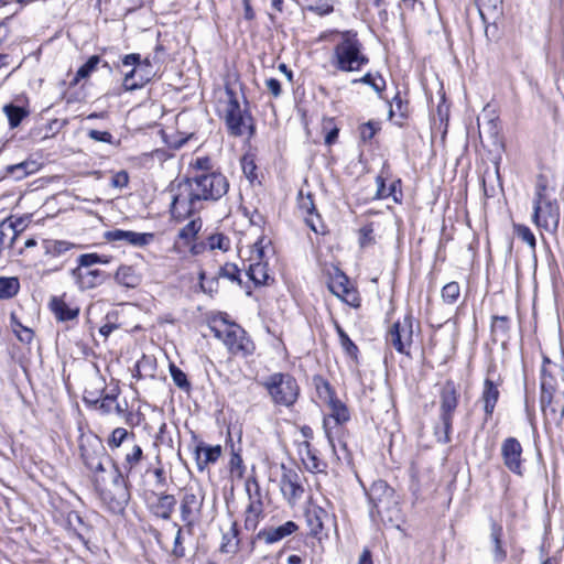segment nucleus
Masks as SVG:
<instances>
[{
    "label": "nucleus",
    "instance_id": "obj_27",
    "mask_svg": "<svg viewBox=\"0 0 564 564\" xmlns=\"http://www.w3.org/2000/svg\"><path fill=\"white\" fill-rule=\"evenodd\" d=\"M498 386L490 379H486L481 392L480 401L484 403V411L486 414L485 420L487 421L494 413L495 406L499 399Z\"/></svg>",
    "mask_w": 564,
    "mask_h": 564
},
{
    "label": "nucleus",
    "instance_id": "obj_40",
    "mask_svg": "<svg viewBox=\"0 0 564 564\" xmlns=\"http://www.w3.org/2000/svg\"><path fill=\"white\" fill-rule=\"evenodd\" d=\"M442 300L446 304H454L459 299L460 286L457 282L452 281L445 284L442 289Z\"/></svg>",
    "mask_w": 564,
    "mask_h": 564
},
{
    "label": "nucleus",
    "instance_id": "obj_14",
    "mask_svg": "<svg viewBox=\"0 0 564 564\" xmlns=\"http://www.w3.org/2000/svg\"><path fill=\"white\" fill-rule=\"evenodd\" d=\"M205 500V494L199 485L187 486L181 499V519L187 527L198 521Z\"/></svg>",
    "mask_w": 564,
    "mask_h": 564
},
{
    "label": "nucleus",
    "instance_id": "obj_39",
    "mask_svg": "<svg viewBox=\"0 0 564 564\" xmlns=\"http://www.w3.org/2000/svg\"><path fill=\"white\" fill-rule=\"evenodd\" d=\"M100 63V58L97 55H93L88 58V61L78 68L73 85H77L80 79L87 78L90 74L97 68Z\"/></svg>",
    "mask_w": 564,
    "mask_h": 564
},
{
    "label": "nucleus",
    "instance_id": "obj_52",
    "mask_svg": "<svg viewBox=\"0 0 564 564\" xmlns=\"http://www.w3.org/2000/svg\"><path fill=\"white\" fill-rule=\"evenodd\" d=\"M129 437V433L123 427H117L112 431L111 436L108 441V445L111 449L118 448Z\"/></svg>",
    "mask_w": 564,
    "mask_h": 564
},
{
    "label": "nucleus",
    "instance_id": "obj_42",
    "mask_svg": "<svg viewBox=\"0 0 564 564\" xmlns=\"http://www.w3.org/2000/svg\"><path fill=\"white\" fill-rule=\"evenodd\" d=\"M202 228V223L199 219H193L187 225H185L180 231L178 237L180 239L184 240L186 243L192 241L197 232Z\"/></svg>",
    "mask_w": 564,
    "mask_h": 564
},
{
    "label": "nucleus",
    "instance_id": "obj_4",
    "mask_svg": "<svg viewBox=\"0 0 564 564\" xmlns=\"http://www.w3.org/2000/svg\"><path fill=\"white\" fill-rule=\"evenodd\" d=\"M371 513L376 512L382 521L395 522L401 518L399 497L384 480L373 481L367 490Z\"/></svg>",
    "mask_w": 564,
    "mask_h": 564
},
{
    "label": "nucleus",
    "instance_id": "obj_2",
    "mask_svg": "<svg viewBox=\"0 0 564 564\" xmlns=\"http://www.w3.org/2000/svg\"><path fill=\"white\" fill-rule=\"evenodd\" d=\"M560 217V204L554 196V191L549 188L544 181H539L533 198V223L539 228L554 232L558 227Z\"/></svg>",
    "mask_w": 564,
    "mask_h": 564
},
{
    "label": "nucleus",
    "instance_id": "obj_43",
    "mask_svg": "<svg viewBox=\"0 0 564 564\" xmlns=\"http://www.w3.org/2000/svg\"><path fill=\"white\" fill-rule=\"evenodd\" d=\"M3 111L7 115L12 128L18 127L26 115L23 108L13 105L4 106Z\"/></svg>",
    "mask_w": 564,
    "mask_h": 564
},
{
    "label": "nucleus",
    "instance_id": "obj_46",
    "mask_svg": "<svg viewBox=\"0 0 564 564\" xmlns=\"http://www.w3.org/2000/svg\"><path fill=\"white\" fill-rule=\"evenodd\" d=\"M352 83H362V84L369 85L377 93H381L386 87V82L382 78V76H380V75L373 76L370 73H367L365 76H362L359 79H354Z\"/></svg>",
    "mask_w": 564,
    "mask_h": 564
},
{
    "label": "nucleus",
    "instance_id": "obj_16",
    "mask_svg": "<svg viewBox=\"0 0 564 564\" xmlns=\"http://www.w3.org/2000/svg\"><path fill=\"white\" fill-rule=\"evenodd\" d=\"M501 456L510 471L522 475V446L517 438L508 437L502 442Z\"/></svg>",
    "mask_w": 564,
    "mask_h": 564
},
{
    "label": "nucleus",
    "instance_id": "obj_41",
    "mask_svg": "<svg viewBox=\"0 0 564 564\" xmlns=\"http://www.w3.org/2000/svg\"><path fill=\"white\" fill-rule=\"evenodd\" d=\"M335 328L339 337L340 345L347 355L350 357H356L358 352V348L355 343L349 338V336L345 333V330L340 327L338 323H335Z\"/></svg>",
    "mask_w": 564,
    "mask_h": 564
},
{
    "label": "nucleus",
    "instance_id": "obj_60",
    "mask_svg": "<svg viewBox=\"0 0 564 564\" xmlns=\"http://www.w3.org/2000/svg\"><path fill=\"white\" fill-rule=\"evenodd\" d=\"M173 555L178 558L185 555V549L182 544V529L180 527H177V532L174 539Z\"/></svg>",
    "mask_w": 564,
    "mask_h": 564
},
{
    "label": "nucleus",
    "instance_id": "obj_8",
    "mask_svg": "<svg viewBox=\"0 0 564 564\" xmlns=\"http://www.w3.org/2000/svg\"><path fill=\"white\" fill-rule=\"evenodd\" d=\"M226 101L223 109L224 119L229 133L234 137H242L253 133L252 118L248 110L242 109L235 91L226 87Z\"/></svg>",
    "mask_w": 564,
    "mask_h": 564
},
{
    "label": "nucleus",
    "instance_id": "obj_24",
    "mask_svg": "<svg viewBox=\"0 0 564 564\" xmlns=\"http://www.w3.org/2000/svg\"><path fill=\"white\" fill-rule=\"evenodd\" d=\"M72 275L80 290H90L102 283V272L99 270H83L76 268L72 271Z\"/></svg>",
    "mask_w": 564,
    "mask_h": 564
},
{
    "label": "nucleus",
    "instance_id": "obj_19",
    "mask_svg": "<svg viewBox=\"0 0 564 564\" xmlns=\"http://www.w3.org/2000/svg\"><path fill=\"white\" fill-rule=\"evenodd\" d=\"M22 221L14 223L11 218L0 223V254L8 250L14 256L15 247L20 240Z\"/></svg>",
    "mask_w": 564,
    "mask_h": 564
},
{
    "label": "nucleus",
    "instance_id": "obj_54",
    "mask_svg": "<svg viewBox=\"0 0 564 564\" xmlns=\"http://www.w3.org/2000/svg\"><path fill=\"white\" fill-rule=\"evenodd\" d=\"M375 242L372 225H366L359 230V243L361 247H367Z\"/></svg>",
    "mask_w": 564,
    "mask_h": 564
},
{
    "label": "nucleus",
    "instance_id": "obj_58",
    "mask_svg": "<svg viewBox=\"0 0 564 564\" xmlns=\"http://www.w3.org/2000/svg\"><path fill=\"white\" fill-rule=\"evenodd\" d=\"M129 183V175L126 171L117 172L111 178V185L117 188H123Z\"/></svg>",
    "mask_w": 564,
    "mask_h": 564
},
{
    "label": "nucleus",
    "instance_id": "obj_59",
    "mask_svg": "<svg viewBox=\"0 0 564 564\" xmlns=\"http://www.w3.org/2000/svg\"><path fill=\"white\" fill-rule=\"evenodd\" d=\"M194 169H196L199 173H209L212 172V161L207 156L197 158L192 164Z\"/></svg>",
    "mask_w": 564,
    "mask_h": 564
},
{
    "label": "nucleus",
    "instance_id": "obj_47",
    "mask_svg": "<svg viewBox=\"0 0 564 564\" xmlns=\"http://www.w3.org/2000/svg\"><path fill=\"white\" fill-rule=\"evenodd\" d=\"M97 263L107 264L109 263V258L105 256H99L97 253H85L78 257L79 268H88Z\"/></svg>",
    "mask_w": 564,
    "mask_h": 564
},
{
    "label": "nucleus",
    "instance_id": "obj_15",
    "mask_svg": "<svg viewBox=\"0 0 564 564\" xmlns=\"http://www.w3.org/2000/svg\"><path fill=\"white\" fill-rule=\"evenodd\" d=\"M386 339L398 352L409 355V348L413 341L412 316L405 315L402 321L393 323Z\"/></svg>",
    "mask_w": 564,
    "mask_h": 564
},
{
    "label": "nucleus",
    "instance_id": "obj_32",
    "mask_svg": "<svg viewBox=\"0 0 564 564\" xmlns=\"http://www.w3.org/2000/svg\"><path fill=\"white\" fill-rule=\"evenodd\" d=\"M116 281L126 288H137L141 278L131 265H120L115 275Z\"/></svg>",
    "mask_w": 564,
    "mask_h": 564
},
{
    "label": "nucleus",
    "instance_id": "obj_31",
    "mask_svg": "<svg viewBox=\"0 0 564 564\" xmlns=\"http://www.w3.org/2000/svg\"><path fill=\"white\" fill-rule=\"evenodd\" d=\"M221 455V447L216 446H204L197 447L196 460L199 470H204L209 464L217 462Z\"/></svg>",
    "mask_w": 564,
    "mask_h": 564
},
{
    "label": "nucleus",
    "instance_id": "obj_61",
    "mask_svg": "<svg viewBox=\"0 0 564 564\" xmlns=\"http://www.w3.org/2000/svg\"><path fill=\"white\" fill-rule=\"evenodd\" d=\"M242 170H243L245 175L249 180L252 181L256 177V174H254L256 164L253 163V161L251 159H248V158L242 159Z\"/></svg>",
    "mask_w": 564,
    "mask_h": 564
},
{
    "label": "nucleus",
    "instance_id": "obj_13",
    "mask_svg": "<svg viewBox=\"0 0 564 564\" xmlns=\"http://www.w3.org/2000/svg\"><path fill=\"white\" fill-rule=\"evenodd\" d=\"M270 245V240L261 237L254 242L251 249V256L249 258L250 263L246 269V273L256 285L267 284L270 278L268 263L265 262Z\"/></svg>",
    "mask_w": 564,
    "mask_h": 564
},
{
    "label": "nucleus",
    "instance_id": "obj_6",
    "mask_svg": "<svg viewBox=\"0 0 564 564\" xmlns=\"http://www.w3.org/2000/svg\"><path fill=\"white\" fill-rule=\"evenodd\" d=\"M210 330L216 338L224 343L232 355L246 357L251 355L254 350V345L247 336L245 329L236 323L221 319L219 324L215 322V324L210 326Z\"/></svg>",
    "mask_w": 564,
    "mask_h": 564
},
{
    "label": "nucleus",
    "instance_id": "obj_48",
    "mask_svg": "<svg viewBox=\"0 0 564 564\" xmlns=\"http://www.w3.org/2000/svg\"><path fill=\"white\" fill-rule=\"evenodd\" d=\"M514 232L517 237L525 242L532 250L535 249V237L529 227L524 225H514Z\"/></svg>",
    "mask_w": 564,
    "mask_h": 564
},
{
    "label": "nucleus",
    "instance_id": "obj_17",
    "mask_svg": "<svg viewBox=\"0 0 564 564\" xmlns=\"http://www.w3.org/2000/svg\"><path fill=\"white\" fill-rule=\"evenodd\" d=\"M329 291L345 303L351 306L359 305L357 292L350 286L348 278L340 271H337L328 283Z\"/></svg>",
    "mask_w": 564,
    "mask_h": 564
},
{
    "label": "nucleus",
    "instance_id": "obj_9",
    "mask_svg": "<svg viewBox=\"0 0 564 564\" xmlns=\"http://www.w3.org/2000/svg\"><path fill=\"white\" fill-rule=\"evenodd\" d=\"M186 180L203 202L218 200L229 188L226 176L219 172L197 173Z\"/></svg>",
    "mask_w": 564,
    "mask_h": 564
},
{
    "label": "nucleus",
    "instance_id": "obj_38",
    "mask_svg": "<svg viewBox=\"0 0 564 564\" xmlns=\"http://www.w3.org/2000/svg\"><path fill=\"white\" fill-rule=\"evenodd\" d=\"M306 9L318 15H327L334 11V0H302Z\"/></svg>",
    "mask_w": 564,
    "mask_h": 564
},
{
    "label": "nucleus",
    "instance_id": "obj_1",
    "mask_svg": "<svg viewBox=\"0 0 564 564\" xmlns=\"http://www.w3.org/2000/svg\"><path fill=\"white\" fill-rule=\"evenodd\" d=\"M80 456L84 464L95 474V486L100 499L113 513L124 510L130 494L122 471L107 456L97 436H82Z\"/></svg>",
    "mask_w": 564,
    "mask_h": 564
},
{
    "label": "nucleus",
    "instance_id": "obj_50",
    "mask_svg": "<svg viewBox=\"0 0 564 564\" xmlns=\"http://www.w3.org/2000/svg\"><path fill=\"white\" fill-rule=\"evenodd\" d=\"M378 130H380V122L370 120L360 126V128H359L360 138L364 141H370L375 137V134L377 133Z\"/></svg>",
    "mask_w": 564,
    "mask_h": 564
},
{
    "label": "nucleus",
    "instance_id": "obj_28",
    "mask_svg": "<svg viewBox=\"0 0 564 564\" xmlns=\"http://www.w3.org/2000/svg\"><path fill=\"white\" fill-rule=\"evenodd\" d=\"M300 455L305 468L311 473H322L326 468V464L318 457L308 442H304L300 447Z\"/></svg>",
    "mask_w": 564,
    "mask_h": 564
},
{
    "label": "nucleus",
    "instance_id": "obj_7",
    "mask_svg": "<svg viewBox=\"0 0 564 564\" xmlns=\"http://www.w3.org/2000/svg\"><path fill=\"white\" fill-rule=\"evenodd\" d=\"M261 384L275 405L290 408L296 402L300 394L297 381L290 373H272Z\"/></svg>",
    "mask_w": 564,
    "mask_h": 564
},
{
    "label": "nucleus",
    "instance_id": "obj_63",
    "mask_svg": "<svg viewBox=\"0 0 564 564\" xmlns=\"http://www.w3.org/2000/svg\"><path fill=\"white\" fill-rule=\"evenodd\" d=\"M267 89L274 96L279 97L281 95V84L275 78H269L265 80Z\"/></svg>",
    "mask_w": 564,
    "mask_h": 564
},
{
    "label": "nucleus",
    "instance_id": "obj_51",
    "mask_svg": "<svg viewBox=\"0 0 564 564\" xmlns=\"http://www.w3.org/2000/svg\"><path fill=\"white\" fill-rule=\"evenodd\" d=\"M220 276L226 278L230 280L231 282H238L241 283L240 280V269L235 263H225L220 268Z\"/></svg>",
    "mask_w": 564,
    "mask_h": 564
},
{
    "label": "nucleus",
    "instance_id": "obj_20",
    "mask_svg": "<svg viewBox=\"0 0 564 564\" xmlns=\"http://www.w3.org/2000/svg\"><path fill=\"white\" fill-rule=\"evenodd\" d=\"M280 489L289 502H294L301 498L304 489L301 485V478L296 470L291 468L288 469L283 466V474L280 480Z\"/></svg>",
    "mask_w": 564,
    "mask_h": 564
},
{
    "label": "nucleus",
    "instance_id": "obj_49",
    "mask_svg": "<svg viewBox=\"0 0 564 564\" xmlns=\"http://www.w3.org/2000/svg\"><path fill=\"white\" fill-rule=\"evenodd\" d=\"M316 390L318 393V397L324 400L325 402L330 401L335 398V392L332 389L330 384L323 380L322 378L315 379Z\"/></svg>",
    "mask_w": 564,
    "mask_h": 564
},
{
    "label": "nucleus",
    "instance_id": "obj_57",
    "mask_svg": "<svg viewBox=\"0 0 564 564\" xmlns=\"http://www.w3.org/2000/svg\"><path fill=\"white\" fill-rule=\"evenodd\" d=\"M376 184H377V192L375 194V198L382 199L391 196V191H388V187L386 186V181L383 176L378 175L376 177Z\"/></svg>",
    "mask_w": 564,
    "mask_h": 564
},
{
    "label": "nucleus",
    "instance_id": "obj_21",
    "mask_svg": "<svg viewBox=\"0 0 564 564\" xmlns=\"http://www.w3.org/2000/svg\"><path fill=\"white\" fill-rule=\"evenodd\" d=\"M306 522L310 529V534L317 536L325 529L333 524V517L323 508L312 506L305 513Z\"/></svg>",
    "mask_w": 564,
    "mask_h": 564
},
{
    "label": "nucleus",
    "instance_id": "obj_5",
    "mask_svg": "<svg viewBox=\"0 0 564 564\" xmlns=\"http://www.w3.org/2000/svg\"><path fill=\"white\" fill-rule=\"evenodd\" d=\"M547 366H552V362L544 357L541 377L542 410L547 423L560 425L564 419V401L556 391L554 378L549 372Z\"/></svg>",
    "mask_w": 564,
    "mask_h": 564
},
{
    "label": "nucleus",
    "instance_id": "obj_53",
    "mask_svg": "<svg viewBox=\"0 0 564 564\" xmlns=\"http://www.w3.org/2000/svg\"><path fill=\"white\" fill-rule=\"evenodd\" d=\"M96 406L101 411L102 414H110L115 408V395L106 394L101 399L95 401Z\"/></svg>",
    "mask_w": 564,
    "mask_h": 564
},
{
    "label": "nucleus",
    "instance_id": "obj_34",
    "mask_svg": "<svg viewBox=\"0 0 564 564\" xmlns=\"http://www.w3.org/2000/svg\"><path fill=\"white\" fill-rule=\"evenodd\" d=\"M329 409V416L336 424L341 425L350 420V413L344 402L336 397L327 402Z\"/></svg>",
    "mask_w": 564,
    "mask_h": 564
},
{
    "label": "nucleus",
    "instance_id": "obj_11",
    "mask_svg": "<svg viewBox=\"0 0 564 564\" xmlns=\"http://www.w3.org/2000/svg\"><path fill=\"white\" fill-rule=\"evenodd\" d=\"M173 191L170 209L173 218L184 220L203 208V200L187 180L178 183Z\"/></svg>",
    "mask_w": 564,
    "mask_h": 564
},
{
    "label": "nucleus",
    "instance_id": "obj_56",
    "mask_svg": "<svg viewBox=\"0 0 564 564\" xmlns=\"http://www.w3.org/2000/svg\"><path fill=\"white\" fill-rule=\"evenodd\" d=\"M87 135L91 140L97 141V142H105V143H110V144L113 142V137L108 131H99V130L91 129L88 131Z\"/></svg>",
    "mask_w": 564,
    "mask_h": 564
},
{
    "label": "nucleus",
    "instance_id": "obj_62",
    "mask_svg": "<svg viewBox=\"0 0 564 564\" xmlns=\"http://www.w3.org/2000/svg\"><path fill=\"white\" fill-rule=\"evenodd\" d=\"M501 3H502V0H479L480 15L484 18V10H486V9L497 10Z\"/></svg>",
    "mask_w": 564,
    "mask_h": 564
},
{
    "label": "nucleus",
    "instance_id": "obj_33",
    "mask_svg": "<svg viewBox=\"0 0 564 564\" xmlns=\"http://www.w3.org/2000/svg\"><path fill=\"white\" fill-rule=\"evenodd\" d=\"M143 457V451L138 444H132L129 448H127V452L124 454V462L122 465L123 470V477L128 478L129 474L132 471L134 467L139 465Z\"/></svg>",
    "mask_w": 564,
    "mask_h": 564
},
{
    "label": "nucleus",
    "instance_id": "obj_18",
    "mask_svg": "<svg viewBox=\"0 0 564 564\" xmlns=\"http://www.w3.org/2000/svg\"><path fill=\"white\" fill-rule=\"evenodd\" d=\"M104 237L107 241H123L133 247H144L153 241L154 234L113 229L106 231Z\"/></svg>",
    "mask_w": 564,
    "mask_h": 564
},
{
    "label": "nucleus",
    "instance_id": "obj_22",
    "mask_svg": "<svg viewBox=\"0 0 564 564\" xmlns=\"http://www.w3.org/2000/svg\"><path fill=\"white\" fill-rule=\"evenodd\" d=\"M489 522H490L489 540H490V551H491L492 560L495 563L501 564L508 557L507 549L502 541L503 528L500 522H498L497 520H495L492 518H490Z\"/></svg>",
    "mask_w": 564,
    "mask_h": 564
},
{
    "label": "nucleus",
    "instance_id": "obj_55",
    "mask_svg": "<svg viewBox=\"0 0 564 564\" xmlns=\"http://www.w3.org/2000/svg\"><path fill=\"white\" fill-rule=\"evenodd\" d=\"M261 509L259 506H256L253 502H251L247 508V516L245 520V524L247 529L256 528L257 524V518L260 513Z\"/></svg>",
    "mask_w": 564,
    "mask_h": 564
},
{
    "label": "nucleus",
    "instance_id": "obj_44",
    "mask_svg": "<svg viewBox=\"0 0 564 564\" xmlns=\"http://www.w3.org/2000/svg\"><path fill=\"white\" fill-rule=\"evenodd\" d=\"M207 246L210 250L227 251L230 248V239L223 234H214L208 237Z\"/></svg>",
    "mask_w": 564,
    "mask_h": 564
},
{
    "label": "nucleus",
    "instance_id": "obj_3",
    "mask_svg": "<svg viewBox=\"0 0 564 564\" xmlns=\"http://www.w3.org/2000/svg\"><path fill=\"white\" fill-rule=\"evenodd\" d=\"M368 63L357 33L341 32V40L334 47L332 64L340 72H358Z\"/></svg>",
    "mask_w": 564,
    "mask_h": 564
},
{
    "label": "nucleus",
    "instance_id": "obj_25",
    "mask_svg": "<svg viewBox=\"0 0 564 564\" xmlns=\"http://www.w3.org/2000/svg\"><path fill=\"white\" fill-rule=\"evenodd\" d=\"M50 308L59 322L73 321L79 315L78 306H72L63 297L58 296L52 297Z\"/></svg>",
    "mask_w": 564,
    "mask_h": 564
},
{
    "label": "nucleus",
    "instance_id": "obj_45",
    "mask_svg": "<svg viewBox=\"0 0 564 564\" xmlns=\"http://www.w3.org/2000/svg\"><path fill=\"white\" fill-rule=\"evenodd\" d=\"M170 375L175 383L180 389L188 391L191 388V383L187 380V376L183 370H181L178 367H176L174 364L170 365Z\"/></svg>",
    "mask_w": 564,
    "mask_h": 564
},
{
    "label": "nucleus",
    "instance_id": "obj_12",
    "mask_svg": "<svg viewBox=\"0 0 564 564\" xmlns=\"http://www.w3.org/2000/svg\"><path fill=\"white\" fill-rule=\"evenodd\" d=\"M440 399V420L443 427L442 432H436V435L440 442L448 443L453 416L458 405V391L453 381L448 380L443 384Z\"/></svg>",
    "mask_w": 564,
    "mask_h": 564
},
{
    "label": "nucleus",
    "instance_id": "obj_30",
    "mask_svg": "<svg viewBox=\"0 0 564 564\" xmlns=\"http://www.w3.org/2000/svg\"><path fill=\"white\" fill-rule=\"evenodd\" d=\"M239 530L236 522H230L229 527L223 533L220 552L226 554H235L239 549Z\"/></svg>",
    "mask_w": 564,
    "mask_h": 564
},
{
    "label": "nucleus",
    "instance_id": "obj_29",
    "mask_svg": "<svg viewBox=\"0 0 564 564\" xmlns=\"http://www.w3.org/2000/svg\"><path fill=\"white\" fill-rule=\"evenodd\" d=\"M176 499L173 495H160L151 506V511L158 518L169 520L174 511Z\"/></svg>",
    "mask_w": 564,
    "mask_h": 564
},
{
    "label": "nucleus",
    "instance_id": "obj_64",
    "mask_svg": "<svg viewBox=\"0 0 564 564\" xmlns=\"http://www.w3.org/2000/svg\"><path fill=\"white\" fill-rule=\"evenodd\" d=\"M507 317L505 316H495L492 322V328L497 329L500 328L502 332L507 330Z\"/></svg>",
    "mask_w": 564,
    "mask_h": 564
},
{
    "label": "nucleus",
    "instance_id": "obj_36",
    "mask_svg": "<svg viewBox=\"0 0 564 564\" xmlns=\"http://www.w3.org/2000/svg\"><path fill=\"white\" fill-rule=\"evenodd\" d=\"M42 247L45 254L51 257H59L68 251L73 247V243L65 240L45 239L43 240Z\"/></svg>",
    "mask_w": 564,
    "mask_h": 564
},
{
    "label": "nucleus",
    "instance_id": "obj_35",
    "mask_svg": "<svg viewBox=\"0 0 564 564\" xmlns=\"http://www.w3.org/2000/svg\"><path fill=\"white\" fill-rule=\"evenodd\" d=\"M20 291V281L17 276H0V300H10Z\"/></svg>",
    "mask_w": 564,
    "mask_h": 564
},
{
    "label": "nucleus",
    "instance_id": "obj_23",
    "mask_svg": "<svg viewBox=\"0 0 564 564\" xmlns=\"http://www.w3.org/2000/svg\"><path fill=\"white\" fill-rule=\"evenodd\" d=\"M299 525L294 521H286L279 527H270L261 530L258 538L267 544L276 543L297 531Z\"/></svg>",
    "mask_w": 564,
    "mask_h": 564
},
{
    "label": "nucleus",
    "instance_id": "obj_10",
    "mask_svg": "<svg viewBox=\"0 0 564 564\" xmlns=\"http://www.w3.org/2000/svg\"><path fill=\"white\" fill-rule=\"evenodd\" d=\"M123 66H133L124 75L122 86L126 90L132 91L145 86L154 76L155 70L149 57L141 59L140 54L131 53L122 58Z\"/></svg>",
    "mask_w": 564,
    "mask_h": 564
},
{
    "label": "nucleus",
    "instance_id": "obj_37",
    "mask_svg": "<svg viewBox=\"0 0 564 564\" xmlns=\"http://www.w3.org/2000/svg\"><path fill=\"white\" fill-rule=\"evenodd\" d=\"M39 170V164L35 161H24L8 167V172L17 180H21Z\"/></svg>",
    "mask_w": 564,
    "mask_h": 564
},
{
    "label": "nucleus",
    "instance_id": "obj_26",
    "mask_svg": "<svg viewBox=\"0 0 564 564\" xmlns=\"http://www.w3.org/2000/svg\"><path fill=\"white\" fill-rule=\"evenodd\" d=\"M300 210L305 214V221L307 226L315 231L318 232L317 223H319V216L316 214V208L313 202L312 194L304 195L301 191L299 193L297 199Z\"/></svg>",
    "mask_w": 564,
    "mask_h": 564
}]
</instances>
